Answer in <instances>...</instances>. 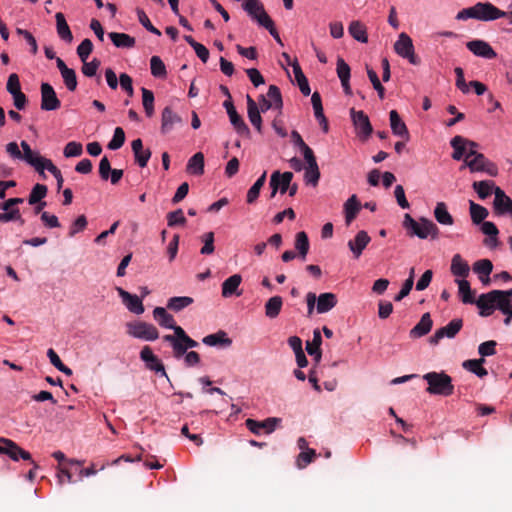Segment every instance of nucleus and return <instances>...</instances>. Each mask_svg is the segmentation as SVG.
<instances>
[{
    "label": "nucleus",
    "instance_id": "nucleus-1",
    "mask_svg": "<svg viewBox=\"0 0 512 512\" xmlns=\"http://www.w3.org/2000/svg\"><path fill=\"white\" fill-rule=\"evenodd\" d=\"M403 227L410 237L417 236L420 239H426L430 236L432 239H436L439 236V228L437 225L424 217L416 221L407 213L404 215Z\"/></svg>",
    "mask_w": 512,
    "mask_h": 512
},
{
    "label": "nucleus",
    "instance_id": "nucleus-2",
    "mask_svg": "<svg viewBox=\"0 0 512 512\" xmlns=\"http://www.w3.org/2000/svg\"><path fill=\"white\" fill-rule=\"evenodd\" d=\"M503 15L502 10L489 2H478L474 6L462 9L456 15L457 20H467L470 18L480 21H493Z\"/></svg>",
    "mask_w": 512,
    "mask_h": 512
},
{
    "label": "nucleus",
    "instance_id": "nucleus-3",
    "mask_svg": "<svg viewBox=\"0 0 512 512\" xmlns=\"http://www.w3.org/2000/svg\"><path fill=\"white\" fill-rule=\"evenodd\" d=\"M494 290L481 294L477 301L476 306L479 308V315L488 317L493 314L495 309L500 310L503 314L507 313L509 308H512V302L504 296H495Z\"/></svg>",
    "mask_w": 512,
    "mask_h": 512
},
{
    "label": "nucleus",
    "instance_id": "nucleus-4",
    "mask_svg": "<svg viewBox=\"0 0 512 512\" xmlns=\"http://www.w3.org/2000/svg\"><path fill=\"white\" fill-rule=\"evenodd\" d=\"M427 382L426 391L433 395L450 396L454 392L452 378L445 372H429L423 375Z\"/></svg>",
    "mask_w": 512,
    "mask_h": 512
},
{
    "label": "nucleus",
    "instance_id": "nucleus-5",
    "mask_svg": "<svg viewBox=\"0 0 512 512\" xmlns=\"http://www.w3.org/2000/svg\"><path fill=\"white\" fill-rule=\"evenodd\" d=\"M126 332L129 336L144 341H155L159 338L158 329L153 324L144 321L128 322Z\"/></svg>",
    "mask_w": 512,
    "mask_h": 512
},
{
    "label": "nucleus",
    "instance_id": "nucleus-6",
    "mask_svg": "<svg viewBox=\"0 0 512 512\" xmlns=\"http://www.w3.org/2000/svg\"><path fill=\"white\" fill-rule=\"evenodd\" d=\"M20 146L22 148V156L20 157V160H24L27 164L32 166L39 175L45 179L46 175L44 170L46 165H48L47 163L51 162V160L42 157L39 152L33 151L26 141H22Z\"/></svg>",
    "mask_w": 512,
    "mask_h": 512
},
{
    "label": "nucleus",
    "instance_id": "nucleus-7",
    "mask_svg": "<svg viewBox=\"0 0 512 512\" xmlns=\"http://www.w3.org/2000/svg\"><path fill=\"white\" fill-rule=\"evenodd\" d=\"M394 50L399 56L408 59L411 64H420V58L415 54L412 39L406 33L403 32L399 35L394 44Z\"/></svg>",
    "mask_w": 512,
    "mask_h": 512
},
{
    "label": "nucleus",
    "instance_id": "nucleus-8",
    "mask_svg": "<svg viewBox=\"0 0 512 512\" xmlns=\"http://www.w3.org/2000/svg\"><path fill=\"white\" fill-rule=\"evenodd\" d=\"M464 161L465 166H467L471 172H486L490 176H496L498 174L497 166L482 153L476 154L473 158Z\"/></svg>",
    "mask_w": 512,
    "mask_h": 512
},
{
    "label": "nucleus",
    "instance_id": "nucleus-9",
    "mask_svg": "<svg viewBox=\"0 0 512 512\" xmlns=\"http://www.w3.org/2000/svg\"><path fill=\"white\" fill-rule=\"evenodd\" d=\"M0 454L7 455L11 460H31V454L22 449L17 443L7 438H0Z\"/></svg>",
    "mask_w": 512,
    "mask_h": 512
},
{
    "label": "nucleus",
    "instance_id": "nucleus-10",
    "mask_svg": "<svg viewBox=\"0 0 512 512\" xmlns=\"http://www.w3.org/2000/svg\"><path fill=\"white\" fill-rule=\"evenodd\" d=\"M463 327V320L456 318L450 321L446 326L441 327L435 331L430 337V343L437 345L443 338H454Z\"/></svg>",
    "mask_w": 512,
    "mask_h": 512
},
{
    "label": "nucleus",
    "instance_id": "nucleus-11",
    "mask_svg": "<svg viewBox=\"0 0 512 512\" xmlns=\"http://www.w3.org/2000/svg\"><path fill=\"white\" fill-rule=\"evenodd\" d=\"M243 9L255 19L259 25H270L271 18L266 13L263 4L259 0H245Z\"/></svg>",
    "mask_w": 512,
    "mask_h": 512
},
{
    "label": "nucleus",
    "instance_id": "nucleus-12",
    "mask_svg": "<svg viewBox=\"0 0 512 512\" xmlns=\"http://www.w3.org/2000/svg\"><path fill=\"white\" fill-rule=\"evenodd\" d=\"M61 102L58 99L54 88L49 83L41 84V109L53 111L59 109Z\"/></svg>",
    "mask_w": 512,
    "mask_h": 512
},
{
    "label": "nucleus",
    "instance_id": "nucleus-13",
    "mask_svg": "<svg viewBox=\"0 0 512 512\" xmlns=\"http://www.w3.org/2000/svg\"><path fill=\"white\" fill-rule=\"evenodd\" d=\"M224 108L229 116L230 122L240 135L249 136L250 129L244 122L243 118L237 113L232 100H225Z\"/></svg>",
    "mask_w": 512,
    "mask_h": 512
},
{
    "label": "nucleus",
    "instance_id": "nucleus-14",
    "mask_svg": "<svg viewBox=\"0 0 512 512\" xmlns=\"http://www.w3.org/2000/svg\"><path fill=\"white\" fill-rule=\"evenodd\" d=\"M140 359L145 362L146 367L155 371L156 373H161L162 376L167 377V373L165 371V367L161 360L154 355L152 349L149 346H144L140 351Z\"/></svg>",
    "mask_w": 512,
    "mask_h": 512
},
{
    "label": "nucleus",
    "instance_id": "nucleus-15",
    "mask_svg": "<svg viewBox=\"0 0 512 512\" xmlns=\"http://www.w3.org/2000/svg\"><path fill=\"white\" fill-rule=\"evenodd\" d=\"M350 115L358 134L364 137L370 136L372 125L368 116L363 111H356L354 108L350 109Z\"/></svg>",
    "mask_w": 512,
    "mask_h": 512
},
{
    "label": "nucleus",
    "instance_id": "nucleus-16",
    "mask_svg": "<svg viewBox=\"0 0 512 512\" xmlns=\"http://www.w3.org/2000/svg\"><path fill=\"white\" fill-rule=\"evenodd\" d=\"M278 422H280V419L274 417L267 418L264 421L249 418L245 421V425L253 434L259 435L262 430L268 434L272 433Z\"/></svg>",
    "mask_w": 512,
    "mask_h": 512
},
{
    "label": "nucleus",
    "instance_id": "nucleus-17",
    "mask_svg": "<svg viewBox=\"0 0 512 512\" xmlns=\"http://www.w3.org/2000/svg\"><path fill=\"white\" fill-rule=\"evenodd\" d=\"M117 292L121 297L122 302L130 312L136 315H140L144 312L142 299L139 298L137 295L131 294L121 287H117Z\"/></svg>",
    "mask_w": 512,
    "mask_h": 512
},
{
    "label": "nucleus",
    "instance_id": "nucleus-18",
    "mask_svg": "<svg viewBox=\"0 0 512 512\" xmlns=\"http://www.w3.org/2000/svg\"><path fill=\"white\" fill-rule=\"evenodd\" d=\"M466 47L474 55L486 59H494L497 54L489 43L483 40H472L466 43Z\"/></svg>",
    "mask_w": 512,
    "mask_h": 512
},
{
    "label": "nucleus",
    "instance_id": "nucleus-19",
    "mask_svg": "<svg viewBox=\"0 0 512 512\" xmlns=\"http://www.w3.org/2000/svg\"><path fill=\"white\" fill-rule=\"evenodd\" d=\"M493 208L497 215H505L512 212V200L500 187H495Z\"/></svg>",
    "mask_w": 512,
    "mask_h": 512
},
{
    "label": "nucleus",
    "instance_id": "nucleus-20",
    "mask_svg": "<svg viewBox=\"0 0 512 512\" xmlns=\"http://www.w3.org/2000/svg\"><path fill=\"white\" fill-rule=\"evenodd\" d=\"M182 118L176 114L171 107L167 106L162 110L161 114V133L168 134L173 130L175 125L181 124Z\"/></svg>",
    "mask_w": 512,
    "mask_h": 512
},
{
    "label": "nucleus",
    "instance_id": "nucleus-21",
    "mask_svg": "<svg viewBox=\"0 0 512 512\" xmlns=\"http://www.w3.org/2000/svg\"><path fill=\"white\" fill-rule=\"evenodd\" d=\"M370 241V236L364 230L359 231L354 239L348 241V247L353 253L355 259H358L361 256L363 250L367 247Z\"/></svg>",
    "mask_w": 512,
    "mask_h": 512
},
{
    "label": "nucleus",
    "instance_id": "nucleus-22",
    "mask_svg": "<svg viewBox=\"0 0 512 512\" xmlns=\"http://www.w3.org/2000/svg\"><path fill=\"white\" fill-rule=\"evenodd\" d=\"M450 145L454 149V152L452 153V158L457 161L463 158V155L466 153V146L478 147V144L476 142L468 140L459 135L452 138V140L450 141Z\"/></svg>",
    "mask_w": 512,
    "mask_h": 512
},
{
    "label": "nucleus",
    "instance_id": "nucleus-23",
    "mask_svg": "<svg viewBox=\"0 0 512 512\" xmlns=\"http://www.w3.org/2000/svg\"><path fill=\"white\" fill-rule=\"evenodd\" d=\"M390 126L394 135L403 138L405 141L409 140V131L406 124L402 121L400 115L396 110H391L389 113Z\"/></svg>",
    "mask_w": 512,
    "mask_h": 512
},
{
    "label": "nucleus",
    "instance_id": "nucleus-24",
    "mask_svg": "<svg viewBox=\"0 0 512 512\" xmlns=\"http://www.w3.org/2000/svg\"><path fill=\"white\" fill-rule=\"evenodd\" d=\"M433 326V321L430 313H424L420 321L410 330L409 335L411 338H420L427 335Z\"/></svg>",
    "mask_w": 512,
    "mask_h": 512
},
{
    "label": "nucleus",
    "instance_id": "nucleus-25",
    "mask_svg": "<svg viewBox=\"0 0 512 512\" xmlns=\"http://www.w3.org/2000/svg\"><path fill=\"white\" fill-rule=\"evenodd\" d=\"M131 148L137 164L142 168L146 167L151 157V151L149 149H143V143L140 138L132 141Z\"/></svg>",
    "mask_w": 512,
    "mask_h": 512
},
{
    "label": "nucleus",
    "instance_id": "nucleus-26",
    "mask_svg": "<svg viewBox=\"0 0 512 512\" xmlns=\"http://www.w3.org/2000/svg\"><path fill=\"white\" fill-rule=\"evenodd\" d=\"M247 113L248 118L251 124L255 127V129L261 133L262 132V118L260 115L259 107L257 103L251 98L250 95H247Z\"/></svg>",
    "mask_w": 512,
    "mask_h": 512
},
{
    "label": "nucleus",
    "instance_id": "nucleus-27",
    "mask_svg": "<svg viewBox=\"0 0 512 512\" xmlns=\"http://www.w3.org/2000/svg\"><path fill=\"white\" fill-rule=\"evenodd\" d=\"M337 305V297L334 293H321L317 297L316 310L319 314L327 313Z\"/></svg>",
    "mask_w": 512,
    "mask_h": 512
},
{
    "label": "nucleus",
    "instance_id": "nucleus-28",
    "mask_svg": "<svg viewBox=\"0 0 512 512\" xmlns=\"http://www.w3.org/2000/svg\"><path fill=\"white\" fill-rule=\"evenodd\" d=\"M360 209H361V204L356 195H352L344 203L345 223L347 226H349L353 222V220L357 217Z\"/></svg>",
    "mask_w": 512,
    "mask_h": 512
},
{
    "label": "nucleus",
    "instance_id": "nucleus-29",
    "mask_svg": "<svg viewBox=\"0 0 512 512\" xmlns=\"http://www.w3.org/2000/svg\"><path fill=\"white\" fill-rule=\"evenodd\" d=\"M242 282V277L239 274H234L227 278L222 283V296L227 298L232 295L240 296L241 292H238V288Z\"/></svg>",
    "mask_w": 512,
    "mask_h": 512
},
{
    "label": "nucleus",
    "instance_id": "nucleus-30",
    "mask_svg": "<svg viewBox=\"0 0 512 512\" xmlns=\"http://www.w3.org/2000/svg\"><path fill=\"white\" fill-rule=\"evenodd\" d=\"M170 329H173L174 334L164 335L163 340L172 346L173 351L175 349L182 350V345L180 343L188 336V334L181 326L176 325V322Z\"/></svg>",
    "mask_w": 512,
    "mask_h": 512
},
{
    "label": "nucleus",
    "instance_id": "nucleus-31",
    "mask_svg": "<svg viewBox=\"0 0 512 512\" xmlns=\"http://www.w3.org/2000/svg\"><path fill=\"white\" fill-rule=\"evenodd\" d=\"M55 19H56V30H57L58 36L62 40L66 41L68 43L72 42L73 35H72L69 25L67 24L64 14L61 12L56 13Z\"/></svg>",
    "mask_w": 512,
    "mask_h": 512
},
{
    "label": "nucleus",
    "instance_id": "nucleus-32",
    "mask_svg": "<svg viewBox=\"0 0 512 512\" xmlns=\"http://www.w3.org/2000/svg\"><path fill=\"white\" fill-rule=\"evenodd\" d=\"M293 73L295 76V80L298 84V87L301 91V93L304 96H308L311 93V89L308 83V80L306 76L304 75L301 66L299 65L297 59H294V62L292 63Z\"/></svg>",
    "mask_w": 512,
    "mask_h": 512
},
{
    "label": "nucleus",
    "instance_id": "nucleus-33",
    "mask_svg": "<svg viewBox=\"0 0 512 512\" xmlns=\"http://www.w3.org/2000/svg\"><path fill=\"white\" fill-rule=\"evenodd\" d=\"M108 36L117 48L130 49L136 44V39L126 33L110 32Z\"/></svg>",
    "mask_w": 512,
    "mask_h": 512
},
{
    "label": "nucleus",
    "instance_id": "nucleus-34",
    "mask_svg": "<svg viewBox=\"0 0 512 512\" xmlns=\"http://www.w3.org/2000/svg\"><path fill=\"white\" fill-rule=\"evenodd\" d=\"M202 342L208 346L221 345L229 347L232 344V340L227 337V333L223 330H219L214 334H209L202 339Z\"/></svg>",
    "mask_w": 512,
    "mask_h": 512
},
{
    "label": "nucleus",
    "instance_id": "nucleus-35",
    "mask_svg": "<svg viewBox=\"0 0 512 512\" xmlns=\"http://www.w3.org/2000/svg\"><path fill=\"white\" fill-rule=\"evenodd\" d=\"M434 217L441 225H453L454 219L449 213L446 203L438 202L434 208Z\"/></svg>",
    "mask_w": 512,
    "mask_h": 512
},
{
    "label": "nucleus",
    "instance_id": "nucleus-36",
    "mask_svg": "<svg viewBox=\"0 0 512 512\" xmlns=\"http://www.w3.org/2000/svg\"><path fill=\"white\" fill-rule=\"evenodd\" d=\"M473 189L480 199L488 198L492 193L495 194V183L491 180L475 181L472 184Z\"/></svg>",
    "mask_w": 512,
    "mask_h": 512
},
{
    "label": "nucleus",
    "instance_id": "nucleus-37",
    "mask_svg": "<svg viewBox=\"0 0 512 512\" xmlns=\"http://www.w3.org/2000/svg\"><path fill=\"white\" fill-rule=\"evenodd\" d=\"M153 317L157 321V323L164 328L169 329L173 327L175 323L174 317L171 314H169L163 307H156L153 310Z\"/></svg>",
    "mask_w": 512,
    "mask_h": 512
},
{
    "label": "nucleus",
    "instance_id": "nucleus-38",
    "mask_svg": "<svg viewBox=\"0 0 512 512\" xmlns=\"http://www.w3.org/2000/svg\"><path fill=\"white\" fill-rule=\"evenodd\" d=\"M187 171L194 175L204 173V155L201 152L195 153L187 163Z\"/></svg>",
    "mask_w": 512,
    "mask_h": 512
},
{
    "label": "nucleus",
    "instance_id": "nucleus-39",
    "mask_svg": "<svg viewBox=\"0 0 512 512\" xmlns=\"http://www.w3.org/2000/svg\"><path fill=\"white\" fill-rule=\"evenodd\" d=\"M349 34L361 43H367L368 36L367 30L363 23L360 21H352L348 27Z\"/></svg>",
    "mask_w": 512,
    "mask_h": 512
},
{
    "label": "nucleus",
    "instance_id": "nucleus-40",
    "mask_svg": "<svg viewBox=\"0 0 512 512\" xmlns=\"http://www.w3.org/2000/svg\"><path fill=\"white\" fill-rule=\"evenodd\" d=\"M283 300L280 296H273L265 303V315L270 318H276L282 308Z\"/></svg>",
    "mask_w": 512,
    "mask_h": 512
},
{
    "label": "nucleus",
    "instance_id": "nucleus-41",
    "mask_svg": "<svg viewBox=\"0 0 512 512\" xmlns=\"http://www.w3.org/2000/svg\"><path fill=\"white\" fill-rule=\"evenodd\" d=\"M485 362L484 358L480 359H469L463 362V368L474 373L478 377L482 378L488 374L487 370L483 367Z\"/></svg>",
    "mask_w": 512,
    "mask_h": 512
},
{
    "label": "nucleus",
    "instance_id": "nucleus-42",
    "mask_svg": "<svg viewBox=\"0 0 512 512\" xmlns=\"http://www.w3.org/2000/svg\"><path fill=\"white\" fill-rule=\"evenodd\" d=\"M456 282L462 302L465 304H476L477 300L474 298V292L471 290L470 283L465 279L457 280Z\"/></svg>",
    "mask_w": 512,
    "mask_h": 512
},
{
    "label": "nucleus",
    "instance_id": "nucleus-43",
    "mask_svg": "<svg viewBox=\"0 0 512 512\" xmlns=\"http://www.w3.org/2000/svg\"><path fill=\"white\" fill-rule=\"evenodd\" d=\"M481 231L489 236V239H485L484 243L487 246H494L497 243V235L499 234V230L493 222L484 221L481 225Z\"/></svg>",
    "mask_w": 512,
    "mask_h": 512
},
{
    "label": "nucleus",
    "instance_id": "nucleus-44",
    "mask_svg": "<svg viewBox=\"0 0 512 512\" xmlns=\"http://www.w3.org/2000/svg\"><path fill=\"white\" fill-rule=\"evenodd\" d=\"M267 172L264 171L263 174L256 180V182L251 186V188L247 192L246 201L249 204H253L257 198L259 197L260 191L266 182Z\"/></svg>",
    "mask_w": 512,
    "mask_h": 512
},
{
    "label": "nucleus",
    "instance_id": "nucleus-45",
    "mask_svg": "<svg viewBox=\"0 0 512 512\" xmlns=\"http://www.w3.org/2000/svg\"><path fill=\"white\" fill-rule=\"evenodd\" d=\"M451 272L455 276L466 277L469 273V266L459 254H456L452 258Z\"/></svg>",
    "mask_w": 512,
    "mask_h": 512
},
{
    "label": "nucleus",
    "instance_id": "nucleus-46",
    "mask_svg": "<svg viewBox=\"0 0 512 512\" xmlns=\"http://www.w3.org/2000/svg\"><path fill=\"white\" fill-rule=\"evenodd\" d=\"M193 302V298L189 296L172 297L167 302V308L174 312H179L191 305Z\"/></svg>",
    "mask_w": 512,
    "mask_h": 512
},
{
    "label": "nucleus",
    "instance_id": "nucleus-47",
    "mask_svg": "<svg viewBox=\"0 0 512 512\" xmlns=\"http://www.w3.org/2000/svg\"><path fill=\"white\" fill-rule=\"evenodd\" d=\"M488 214L489 212L485 207L470 201V215L474 224L478 225L483 223Z\"/></svg>",
    "mask_w": 512,
    "mask_h": 512
},
{
    "label": "nucleus",
    "instance_id": "nucleus-48",
    "mask_svg": "<svg viewBox=\"0 0 512 512\" xmlns=\"http://www.w3.org/2000/svg\"><path fill=\"white\" fill-rule=\"evenodd\" d=\"M309 239L304 231L298 232L295 238V248L298 250L299 256L305 259L309 251Z\"/></svg>",
    "mask_w": 512,
    "mask_h": 512
},
{
    "label": "nucleus",
    "instance_id": "nucleus-49",
    "mask_svg": "<svg viewBox=\"0 0 512 512\" xmlns=\"http://www.w3.org/2000/svg\"><path fill=\"white\" fill-rule=\"evenodd\" d=\"M142 104L147 117H152L154 114V94L147 88H142Z\"/></svg>",
    "mask_w": 512,
    "mask_h": 512
},
{
    "label": "nucleus",
    "instance_id": "nucleus-50",
    "mask_svg": "<svg viewBox=\"0 0 512 512\" xmlns=\"http://www.w3.org/2000/svg\"><path fill=\"white\" fill-rule=\"evenodd\" d=\"M151 74L154 77L162 78L167 74L164 62L159 56H152L150 59Z\"/></svg>",
    "mask_w": 512,
    "mask_h": 512
},
{
    "label": "nucleus",
    "instance_id": "nucleus-51",
    "mask_svg": "<svg viewBox=\"0 0 512 512\" xmlns=\"http://www.w3.org/2000/svg\"><path fill=\"white\" fill-rule=\"evenodd\" d=\"M47 186L44 184L37 183L31 190V193L28 198V202L30 205H35L40 202L47 194Z\"/></svg>",
    "mask_w": 512,
    "mask_h": 512
},
{
    "label": "nucleus",
    "instance_id": "nucleus-52",
    "mask_svg": "<svg viewBox=\"0 0 512 512\" xmlns=\"http://www.w3.org/2000/svg\"><path fill=\"white\" fill-rule=\"evenodd\" d=\"M493 270V264L489 259H481L473 264V271L480 276H489Z\"/></svg>",
    "mask_w": 512,
    "mask_h": 512
},
{
    "label": "nucleus",
    "instance_id": "nucleus-53",
    "mask_svg": "<svg viewBox=\"0 0 512 512\" xmlns=\"http://www.w3.org/2000/svg\"><path fill=\"white\" fill-rule=\"evenodd\" d=\"M322 344V336L319 329L313 331L312 341L306 342V351L309 355L319 354L320 346Z\"/></svg>",
    "mask_w": 512,
    "mask_h": 512
},
{
    "label": "nucleus",
    "instance_id": "nucleus-54",
    "mask_svg": "<svg viewBox=\"0 0 512 512\" xmlns=\"http://www.w3.org/2000/svg\"><path fill=\"white\" fill-rule=\"evenodd\" d=\"M292 179L293 173L289 171L284 173L279 172V175H276V185L278 187V191H280L281 194L286 193L288 188H290V182Z\"/></svg>",
    "mask_w": 512,
    "mask_h": 512
},
{
    "label": "nucleus",
    "instance_id": "nucleus-55",
    "mask_svg": "<svg viewBox=\"0 0 512 512\" xmlns=\"http://www.w3.org/2000/svg\"><path fill=\"white\" fill-rule=\"evenodd\" d=\"M267 96L269 98L268 100H270L273 103L274 108L281 111L283 106V100L280 89L276 85H270Z\"/></svg>",
    "mask_w": 512,
    "mask_h": 512
},
{
    "label": "nucleus",
    "instance_id": "nucleus-56",
    "mask_svg": "<svg viewBox=\"0 0 512 512\" xmlns=\"http://www.w3.org/2000/svg\"><path fill=\"white\" fill-rule=\"evenodd\" d=\"M167 223L169 227H175L177 225H185L186 218L182 209H177L175 211L169 212L166 216Z\"/></svg>",
    "mask_w": 512,
    "mask_h": 512
},
{
    "label": "nucleus",
    "instance_id": "nucleus-57",
    "mask_svg": "<svg viewBox=\"0 0 512 512\" xmlns=\"http://www.w3.org/2000/svg\"><path fill=\"white\" fill-rule=\"evenodd\" d=\"M125 142V132L121 127H117L114 130V135L111 141L108 143L110 150H117L123 146Z\"/></svg>",
    "mask_w": 512,
    "mask_h": 512
},
{
    "label": "nucleus",
    "instance_id": "nucleus-58",
    "mask_svg": "<svg viewBox=\"0 0 512 512\" xmlns=\"http://www.w3.org/2000/svg\"><path fill=\"white\" fill-rule=\"evenodd\" d=\"M138 21L141 23L143 27H145L149 32L161 36V32L159 29H157L155 26L152 25L150 19L148 18L147 14L142 9L136 10Z\"/></svg>",
    "mask_w": 512,
    "mask_h": 512
},
{
    "label": "nucleus",
    "instance_id": "nucleus-59",
    "mask_svg": "<svg viewBox=\"0 0 512 512\" xmlns=\"http://www.w3.org/2000/svg\"><path fill=\"white\" fill-rule=\"evenodd\" d=\"M320 179V170L318 165L313 166V168L306 167L304 180L306 184L316 186Z\"/></svg>",
    "mask_w": 512,
    "mask_h": 512
},
{
    "label": "nucleus",
    "instance_id": "nucleus-60",
    "mask_svg": "<svg viewBox=\"0 0 512 512\" xmlns=\"http://www.w3.org/2000/svg\"><path fill=\"white\" fill-rule=\"evenodd\" d=\"M201 240L204 243L203 247L200 250V253L203 255H209L214 252V233L207 232L201 236Z\"/></svg>",
    "mask_w": 512,
    "mask_h": 512
},
{
    "label": "nucleus",
    "instance_id": "nucleus-61",
    "mask_svg": "<svg viewBox=\"0 0 512 512\" xmlns=\"http://www.w3.org/2000/svg\"><path fill=\"white\" fill-rule=\"evenodd\" d=\"M66 88L73 92L77 88V76L74 69H69L61 74Z\"/></svg>",
    "mask_w": 512,
    "mask_h": 512
},
{
    "label": "nucleus",
    "instance_id": "nucleus-62",
    "mask_svg": "<svg viewBox=\"0 0 512 512\" xmlns=\"http://www.w3.org/2000/svg\"><path fill=\"white\" fill-rule=\"evenodd\" d=\"M83 147L82 144L79 142L71 141L66 144L64 147V156L67 158L70 157H78L82 154Z\"/></svg>",
    "mask_w": 512,
    "mask_h": 512
},
{
    "label": "nucleus",
    "instance_id": "nucleus-63",
    "mask_svg": "<svg viewBox=\"0 0 512 512\" xmlns=\"http://www.w3.org/2000/svg\"><path fill=\"white\" fill-rule=\"evenodd\" d=\"M93 51V43L90 39H84L77 47V54L81 61H86Z\"/></svg>",
    "mask_w": 512,
    "mask_h": 512
},
{
    "label": "nucleus",
    "instance_id": "nucleus-64",
    "mask_svg": "<svg viewBox=\"0 0 512 512\" xmlns=\"http://www.w3.org/2000/svg\"><path fill=\"white\" fill-rule=\"evenodd\" d=\"M337 75L341 82L350 80V67L342 58L337 59Z\"/></svg>",
    "mask_w": 512,
    "mask_h": 512
}]
</instances>
